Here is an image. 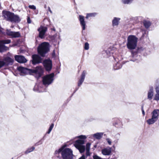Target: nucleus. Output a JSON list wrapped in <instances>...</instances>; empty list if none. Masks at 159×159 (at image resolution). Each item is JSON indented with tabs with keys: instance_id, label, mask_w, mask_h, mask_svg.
Masks as SVG:
<instances>
[{
	"instance_id": "nucleus-15",
	"label": "nucleus",
	"mask_w": 159,
	"mask_h": 159,
	"mask_svg": "<svg viewBox=\"0 0 159 159\" xmlns=\"http://www.w3.org/2000/svg\"><path fill=\"white\" fill-rule=\"evenodd\" d=\"M79 20L83 30L85 29V23L84 20V17L81 15L79 16Z\"/></svg>"
},
{
	"instance_id": "nucleus-30",
	"label": "nucleus",
	"mask_w": 159,
	"mask_h": 159,
	"mask_svg": "<svg viewBox=\"0 0 159 159\" xmlns=\"http://www.w3.org/2000/svg\"><path fill=\"white\" fill-rule=\"evenodd\" d=\"M133 0H122V2L124 4H129L131 3Z\"/></svg>"
},
{
	"instance_id": "nucleus-9",
	"label": "nucleus",
	"mask_w": 159,
	"mask_h": 159,
	"mask_svg": "<svg viewBox=\"0 0 159 159\" xmlns=\"http://www.w3.org/2000/svg\"><path fill=\"white\" fill-rule=\"evenodd\" d=\"M12 13L9 11H3L2 12V16L4 19L8 21H11L12 16L13 15Z\"/></svg>"
},
{
	"instance_id": "nucleus-4",
	"label": "nucleus",
	"mask_w": 159,
	"mask_h": 159,
	"mask_svg": "<svg viewBox=\"0 0 159 159\" xmlns=\"http://www.w3.org/2000/svg\"><path fill=\"white\" fill-rule=\"evenodd\" d=\"M84 143V140L79 139L76 140L74 144L75 147L78 149L81 153L83 152L85 150V147L83 145Z\"/></svg>"
},
{
	"instance_id": "nucleus-16",
	"label": "nucleus",
	"mask_w": 159,
	"mask_h": 159,
	"mask_svg": "<svg viewBox=\"0 0 159 159\" xmlns=\"http://www.w3.org/2000/svg\"><path fill=\"white\" fill-rule=\"evenodd\" d=\"M12 16L11 20L10 21L11 22H14L16 23H18L19 22L20 19L19 17L17 15H15L13 13Z\"/></svg>"
},
{
	"instance_id": "nucleus-42",
	"label": "nucleus",
	"mask_w": 159,
	"mask_h": 159,
	"mask_svg": "<svg viewBox=\"0 0 159 159\" xmlns=\"http://www.w3.org/2000/svg\"><path fill=\"white\" fill-rule=\"evenodd\" d=\"M39 92H43L44 91L43 90L41 89V87H39L38 89V90Z\"/></svg>"
},
{
	"instance_id": "nucleus-32",
	"label": "nucleus",
	"mask_w": 159,
	"mask_h": 159,
	"mask_svg": "<svg viewBox=\"0 0 159 159\" xmlns=\"http://www.w3.org/2000/svg\"><path fill=\"white\" fill-rule=\"evenodd\" d=\"M89 45L88 43H86L84 44V48L86 50H88L89 49Z\"/></svg>"
},
{
	"instance_id": "nucleus-5",
	"label": "nucleus",
	"mask_w": 159,
	"mask_h": 159,
	"mask_svg": "<svg viewBox=\"0 0 159 159\" xmlns=\"http://www.w3.org/2000/svg\"><path fill=\"white\" fill-rule=\"evenodd\" d=\"M54 74L53 73L47 75L43 77V81L45 85H48L51 84L54 80Z\"/></svg>"
},
{
	"instance_id": "nucleus-25",
	"label": "nucleus",
	"mask_w": 159,
	"mask_h": 159,
	"mask_svg": "<svg viewBox=\"0 0 159 159\" xmlns=\"http://www.w3.org/2000/svg\"><path fill=\"white\" fill-rule=\"evenodd\" d=\"M35 149V148L34 146H32L30 148H28L25 151L24 153L25 154H27L33 151Z\"/></svg>"
},
{
	"instance_id": "nucleus-18",
	"label": "nucleus",
	"mask_w": 159,
	"mask_h": 159,
	"mask_svg": "<svg viewBox=\"0 0 159 159\" xmlns=\"http://www.w3.org/2000/svg\"><path fill=\"white\" fill-rule=\"evenodd\" d=\"M86 74V72L85 71H84L83 72L81 75V78L79 80L78 83V86H80L81 85L83 81H84Z\"/></svg>"
},
{
	"instance_id": "nucleus-11",
	"label": "nucleus",
	"mask_w": 159,
	"mask_h": 159,
	"mask_svg": "<svg viewBox=\"0 0 159 159\" xmlns=\"http://www.w3.org/2000/svg\"><path fill=\"white\" fill-rule=\"evenodd\" d=\"M32 62L33 64L35 65L41 62L42 59L38 55L34 54L32 56Z\"/></svg>"
},
{
	"instance_id": "nucleus-33",
	"label": "nucleus",
	"mask_w": 159,
	"mask_h": 159,
	"mask_svg": "<svg viewBox=\"0 0 159 159\" xmlns=\"http://www.w3.org/2000/svg\"><path fill=\"white\" fill-rule=\"evenodd\" d=\"M91 144L90 143H87L86 145V150L89 151Z\"/></svg>"
},
{
	"instance_id": "nucleus-31",
	"label": "nucleus",
	"mask_w": 159,
	"mask_h": 159,
	"mask_svg": "<svg viewBox=\"0 0 159 159\" xmlns=\"http://www.w3.org/2000/svg\"><path fill=\"white\" fill-rule=\"evenodd\" d=\"M53 127L54 124H52L49 128L47 132L48 134H49L50 133L53 128Z\"/></svg>"
},
{
	"instance_id": "nucleus-1",
	"label": "nucleus",
	"mask_w": 159,
	"mask_h": 159,
	"mask_svg": "<svg viewBox=\"0 0 159 159\" xmlns=\"http://www.w3.org/2000/svg\"><path fill=\"white\" fill-rule=\"evenodd\" d=\"M138 39L135 36L133 35H129L127 38V46L130 50L135 49L137 45Z\"/></svg>"
},
{
	"instance_id": "nucleus-21",
	"label": "nucleus",
	"mask_w": 159,
	"mask_h": 159,
	"mask_svg": "<svg viewBox=\"0 0 159 159\" xmlns=\"http://www.w3.org/2000/svg\"><path fill=\"white\" fill-rule=\"evenodd\" d=\"M143 23L144 26L147 29L151 25L150 21L146 20L143 21Z\"/></svg>"
},
{
	"instance_id": "nucleus-43",
	"label": "nucleus",
	"mask_w": 159,
	"mask_h": 159,
	"mask_svg": "<svg viewBox=\"0 0 159 159\" xmlns=\"http://www.w3.org/2000/svg\"><path fill=\"white\" fill-rule=\"evenodd\" d=\"M86 151V155L87 156H90V153H89V151Z\"/></svg>"
},
{
	"instance_id": "nucleus-17",
	"label": "nucleus",
	"mask_w": 159,
	"mask_h": 159,
	"mask_svg": "<svg viewBox=\"0 0 159 159\" xmlns=\"http://www.w3.org/2000/svg\"><path fill=\"white\" fill-rule=\"evenodd\" d=\"M111 149L110 147L104 148L102 150V153L105 155H109L111 152Z\"/></svg>"
},
{
	"instance_id": "nucleus-35",
	"label": "nucleus",
	"mask_w": 159,
	"mask_h": 159,
	"mask_svg": "<svg viewBox=\"0 0 159 159\" xmlns=\"http://www.w3.org/2000/svg\"><path fill=\"white\" fill-rule=\"evenodd\" d=\"M5 63L3 61L0 60V69L5 66Z\"/></svg>"
},
{
	"instance_id": "nucleus-8",
	"label": "nucleus",
	"mask_w": 159,
	"mask_h": 159,
	"mask_svg": "<svg viewBox=\"0 0 159 159\" xmlns=\"http://www.w3.org/2000/svg\"><path fill=\"white\" fill-rule=\"evenodd\" d=\"M11 42V40L9 39L0 41V52L6 50L8 48L4 45V44L9 43Z\"/></svg>"
},
{
	"instance_id": "nucleus-2",
	"label": "nucleus",
	"mask_w": 159,
	"mask_h": 159,
	"mask_svg": "<svg viewBox=\"0 0 159 159\" xmlns=\"http://www.w3.org/2000/svg\"><path fill=\"white\" fill-rule=\"evenodd\" d=\"M49 44L48 43L43 42L39 46L38 48L39 53L42 57H44L49 50Z\"/></svg>"
},
{
	"instance_id": "nucleus-45",
	"label": "nucleus",
	"mask_w": 159,
	"mask_h": 159,
	"mask_svg": "<svg viewBox=\"0 0 159 159\" xmlns=\"http://www.w3.org/2000/svg\"><path fill=\"white\" fill-rule=\"evenodd\" d=\"M79 159H85V156L84 155H82Z\"/></svg>"
},
{
	"instance_id": "nucleus-20",
	"label": "nucleus",
	"mask_w": 159,
	"mask_h": 159,
	"mask_svg": "<svg viewBox=\"0 0 159 159\" xmlns=\"http://www.w3.org/2000/svg\"><path fill=\"white\" fill-rule=\"evenodd\" d=\"M3 61L5 63V66H8L11 63H12L13 61V60L11 58L7 57L5 58Z\"/></svg>"
},
{
	"instance_id": "nucleus-14",
	"label": "nucleus",
	"mask_w": 159,
	"mask_h": 159,
	"mask_svg": "<svg viewBox=\"0 0 159 159\" xmlns=\"http://www.w3.org/2000/svg\"><path fill=\"white\" fill-rule=\"evenodd\" d=\"M16 61L19 63H24L27 62V60L25 57L21 56L16 55L15 57Z\"/></svg>"
},
{
	"instance_id": "nucleus-39",
	"label": "nucleus",
	"mask_w": 159,
	"mask_h": 159,
	"mask_svg": "<svg viewBox=\"0 0 159 159\" xmlns=\"http://www.w3.org/2000/svg\"><path fill=\"white\" fill-rule=\"evenodd\" d=\"M42 142L41 141V140H40L39 141V142H38L37 143H36L35 145V146H38L39 144H42Z\"/></svg>"
},
{
	"instance_id": "nucleus-49",
	"label": "nucleus",
	"mask_w": 159,
	"mask_h": 159,
	"mask_svg": "<svg viewBox=\"0 0 159 159\" xmlns=\"http://www.w3.org/2000/svg\"><path fill=\"white\" fill-rule=\"evenodd\" d=\"M106 52L107 53V50Z\"/></svg>"
},
{
	"instance_id": "nucleus-10",
	"label": "nucleus",
	"mask_w": 159,
	"mask_h": 159,
	"mask_svg": "<svg viewBox=\"0 0 159 159\" xmlns=\"http://www.w3.org/2000/svg\"><path fill=\"white\" fill-rule=\"evenodd\" d=\"M43 65L47 71L50 70L52 68V62L49 59L45 60L43 62Z\"/></svg>"
},
{
	"instance_id": "nucleus-47",
	"label": "nucleus",
	"mask_w": 159,
	"mask_h": 159,
	"mask_svg": "<svg viewBox=\"0 0 159 159\" xmlns=\"http://www.w3.org/2000/svg\"><path fill=\"white\" fill-rule=\"evenodd\" d=\"M130 61L134 62V61H136V59H131L130 60Z\"/></svg>"
},
{
	"instance_id": "nucleus-6",
	"label": "nucleus",
	"mask_w": 159,
	"mask_h": 159,
	"mask_svg": "<svg viewBox=\"0 0 159 159\" xmlns=\"http://www.w3.org/2000/svg\"><path fill=\"white\" fill-rule=\"evenodd\" d=\"M63 159H71L72 157V151L69 148H66L61 152Z\"/></svg>"
},
{
	"instance_id": "nucleus-27",
	"label": "nucleus",
	"mask_w": 159,
	"mask_h": 159,
	"mask_svg": "<svg viewBox=\"0 0 159 159\" xmlns=\"http://www.w3.org/2000/svg\"><path fill=\"white\" fill-rule=\"evenodd\" d=\"M122 67V65L119 62H117L116 65L114 66V69L115 70L119 69Z\"/></svg>"
},
{
	"instance_id": "nucleus-23",
	"label": "nucleus",
	"mask_w": 159,
	"mask_h": 159,
	"mask_svg": "<svg viewBox=\"0 0 159 159\" xmlns=\"http://www.w3.org/2000/svg\"><path fill=\"white\" fill-rule=\"evenodd\" d=\"M120 20V18H119L115 17L112 20V25L113 26L117 25L119 23Z\"/></svg>"
},
{
	"instance_id": "nucleus-26",
	"label": "nucleus",
	"mask_w": 159,
	"mask_h": 159,
	"mask_svg": "<svg viewBox=\"0 0 159 159\" xmlns=\"http://www.w3.org/2000/svg\"><path fill=\"white\" fill-rule=\"evenodd\" d=\"M65 146H63L61 148L59 149H58L56 150L55 152V153L56 154H59L61 152H62L63 151L64 148H65Z\"/></svg>"
},
{
	"instance_id": "nucleus-50",
	"label": "nucleus",
	"mask_w": 159,
	"mask_h": 159,
	"mask_svg": "<svg viewBox=\"0 0 159 159\" xmlns=\"http://www.w3.org/2000/svg\"><path fill=\"white\" fill-rule=\"evenodd\" d=\"M52 30H55V29H53Z\"/></svg>"
},
{
	"instance_id": "nucleus-46",
	"label": "nucleus",
	"mask_w": 159,
	"mask_h": 159,
	"mask_svg": "<svg viewBox=\"0 0 159 159\" xmlns=\"http://www.w3.org/2000/svg\"><path fill=\"white\" fill-rule=\"evenodd\" d=\"M48 10L51 13H52V11L50 9V7H48Z\"/></svg>"
},
{
	"instance_id": "nucleus-19",
	"label": "nucleus",
	"mask_w": 159,
	"mask_h": 159,
	"mask_svg": "<svg viewBox=\"0 0 159 159\" xmlns=\"http://www.w3.org/2000/svg\"><path fill=\"white\" fill-rule=\"evenodd\" d=\"M153 95V87H151L149 88V90L148 93V98L150 100L152 99Z\"/></svg>"
},
{
	"instance_id": "nucleus-36",
	"label": "nucleus",
	"mask_w": 159,
	"mask_h": 159,
	"mask_svg": "<svg viewBox=\"0 0 159 159\" xmlns=\"http://www.w3.org/2000/svg\"><path fill=\"white\" fill-rule=\"evenodd\" d=\"M29 7L31 9H32L35 10L36 9V7L34 5H29Z\"/></svg>"
},
{
	"instance_id": "nucleus-37",
	"label": "nucleus",
	"mask_w": 159,
	"mask_h": 159,
	"mask_svg": "<svg viewBox=\"0 0 159 159\" xmlns=\"http://www.w3.org/2000/svg\"><path fill=\"white\" fill-rule=\"evenodd\" d=\"M131 52V56L133 58H134V57H136L137 54L136 53L134 52L133 51H132Z\"/></svg>"
},
{
	"instance_id": "nucleus-24",
	"label": "nucleus",
	"mask_w": 159,
	"mask_h": 159,
	"mask_svg": "<svg viewBox=\"0 0 159 159\" xmlns=\"http://www.w3.org/2000/svg\"><path fill=\"white\" fill-rule=\"evenodd\" d=\"M39 37L41 39L43 38L47 35L46 31L47 30H39Z\"/></svg>"
},
{
	"instance_id": "nucleus-44",
	"label": "nucleus",
	"mask_w": 159,
	"mask_h": 159,
	"mask_svg": "<svg viewBox=\"0 0 159 159\" xmlns=\"http://www.w3.org/2000/svg\"><path fill=\"white\" fill-rule=\"evenodd\" d=\"M142 111L143 115V116H144L145 115V113L144 110L143 109V107H142Z\"/></svg>"
},
{
	"instance_id": "nucleus-52",
	"label": "nucleus",
	"mask_w": 159,
	"mask_h": 159,
	"mask_svg": "<svg viewBox=\"0 0 159 159\" xmlns=\"http://www.w3.org/2000/svg\"><path fill=\"white\" fill-rule=\"evenodd\" d=\"M11 27H13V26H11Z\"/></svg>"
},
{
	"instance_id": "nucleus-3",
	"label": "nucleus",
	"mask_w": 159,
	"mask_h": 159,
	"mask_svg": "<svg viewBox=\"0 0 159 159\" xmlns=\"http://www.w3.org/2000/svg\"><path fill=\"white\" fill-rule=\"evenodd\" d=\"M152 118L147 120L146 121L147 123L149 125L154 124L158 119L159 116V110H154L152 112Z\"/></svg>"
},
{
	"instance_id": "nucleus-7",
	"label": "nucleus",
	"mask_w": 159,
	"mask_h": 159,
	"mask_svg": "<svg viewBox=\"0 0 159 159\" xmlns=\"http://www.w3.org/2000/svg\"><path fill=\"white\" fill-rule=\"evenodd\" d=\"M18 69L20 72L21 75L28 74L32 75V69H28L21 66L18 67Z\"/></svg>"
},
{
	"instance_id": "nucleus-41",
	"label": "nucleus",
	"mask_w": 159,
	"mask_h": 159,
	"mask_svg": "<svg viewBox=\"0 0 159 159\" xmlns=\"http://www.w3.org/2000/svg\"><path fill=\"white\" fill-rule=\"evenodd\" d=\"M106 140L107 141L109 145H111V141L110 140V139H106Z\"/></svg>"
},
{
	"instance_id": "nucleus-40",
	"label": "nucleus",
	"mask_w": 159,
	"mask_h": 159,
	"mask_svg": "<svg viewBox=\"0 0 159 159\" xmlns=\"http://www.w3.org/2000/svg\"><path fill=\"white\" fill-rule=\"evenodd\" d=\"M27 22L28 23H31V20L29 16L27 17Z\"/></svg>"
},
{
	"instance_id": "nucleus-22",
	"label": "nucleus",
	"mask_w": 159,
	"mask_h": 159,
	"mask_svg": "<svg viewBox=\"0 0 159 159\" xmlns=\"http://www.w3.org/2000/svg\"><path fill=\"white\" fill-rule=\"evenodd\" d=\"M103 135V133H98L93 135V136L97 139H100Z\"/></svg>"
},
{
	"instance_id": "nucleus-34",
	"label": "nucleus",
	"mask_w": 159,
	"mask_h": 159,
	"mask_svg": "<svg viewBox=\"0 0 159 159\" xmlns=\"http://www.w3.org/2000/svg\"><path fill=\"white\" fill-rule=\"evenodd\" d=\"M77 137L81 139H85L87 138L86 136L85 135H81L78 136Z\"/></svg>"
},
{
	"instance_id": "nucleus-51",
	"label": "nucleus",
	"mask_w": 159,
	"mask_h": 159,
	"mask_svg": "<svg viewBox=\"0 0 159 159\" xmlns=\"http://www.w3.org/2000/svg\"><path fill=\"white\" fill-rule=\"evenodd\" d=\"M36 86H35V88H36Z\"/></svg>"
},
{
	"instance_id": "nucleus-12",
	"label": "nucleus",
	"mask_w": 159,
	"mask_h": 159,
	"mask_svg": "<svg viewBox=\"0 0 159 159\" xmlns=\"http://www.w3.org/2000/svg\"><path fill=\"white\" fill-rule=\"evenodd\" d=\"M32 74L35 73L38 74V76L40 77L43 73V70L42 66H38L35 69H32Z\"/></svg>"
},
{
	"instance_id": "nucleus-28",
	"label": "nucleus",
	"mask_w": 159,
	"mask_h": 159,
	"mask_svg": "<svg viewBox=\"0 0 159 159\" xmlns=\"http://www.w3.org/2000/svg\"><path fill=\"white\" fill-rule=\"evenodd\" d=\"M97 14L96 13H92L87 14L86 18L88 19L89 17L94 16Z\"/></svg>"
},
{
	"instance_id": "nucleus-29",
	"label": "nucleus",
	"mask_w": 159,
	"mask_h": 159,
	"mask_svg": "<svg viewBox=\"0 0 159 159\" xmlns=\"http://www.w3.org/2000/svg\"><path fill=\"white\" fill-rule=\"evenodd\" d=\"M156 93L155 95L154 100L156 101L159 100V92H156Z\"/></svg>"
},
{
	"instance_id": "nucleus-48",
	"label": "nucleus",
	"mask_w": 159,
	"mask_h": 159,
	"mask_svg": "<svg viewBox=\"0 0 159 159\" xmlns=\"http://www.w3.org/2000/svg\"><path fill=\"white\" fill-rule=\"evenodd\" d=\"M52 55L53 56H54L55 55V52H54V51L53 52V53H52Z\"/></svg>"
},
{
	"instance_id": "nucleus-38",
	"label": "nucleus",
	"mask_w": 159,
	"mask_h": 159,
	"mask_svg": "<svg viewBox=\"0 0 159 159\" xmlns=\"http://www.w3.org/2000/svg\"><path fill=\"white\" fill-rule=\"evenodd\" d=\"M48 28L46 27H43L41 26L40 28H39L38 30H47Z\"/></svg>"
},
{
	"instance_id": "nucleus-13",
	"label": "nucleus",
	"mask_w": 159,
	"mask_h": 159,
	"mask_svg": "<svg viewBox=\"0 0 159 159\" xmlns=\"http://www.w3.org/2000/svg\"><path fill=\"white\" fill-rule=\"evenodd\" d=\"M6 33L8 35L12 38L19 37L20 36V34L18 32H14L11 30H7Z\"/></svg>"
}]
</instances>
